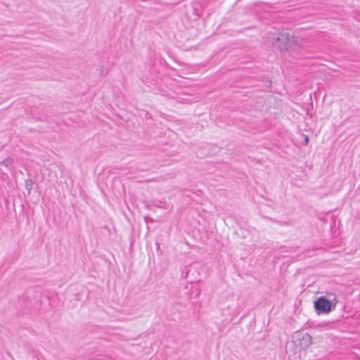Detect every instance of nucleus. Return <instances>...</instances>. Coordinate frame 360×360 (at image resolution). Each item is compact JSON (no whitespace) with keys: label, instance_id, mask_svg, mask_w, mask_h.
Instances as JSON below:
<instances>
[{"label":"nucleus","instance_id":"obj_1","mask_svg":"<svg viewBox=\"0 0 360 360\" xmlns=\"http://www.w3.org/2000/svg\"><path fill=\"white\" fill-rule=\"evenodd\" d=\"M338 300L333 292H327L326 296H321L314 301V308L317 314H328L333 311Z\"/></svg>","mask_w":360,"mask_h":360},{"label":"nucleus","instance_id":"obj_2","mask_svg":"<svg viewBox=\"0 0 360 360\" xmlns=\"http://www.w3.org/2000/svg\"><path fill=\"white\" fill-rule=\"evenodd\" d=\"M295 44L296 41L293 36L283 32L278 34L276 40L273 42V46L280 51H283L293 49L295 46Z\"/></svg>","mask_w":360,"mask_h":360},{"label":"nucleus","instance_id":"obj_3","mask_svg":"<svg viewBox=\"0 0 360 360\" xmlns=\"http://www.w3.org/2000/svg\"><path fill=\"white\" fill-rule=\"evenodd\" d=\"M302 349L308 348L312 343V338L309 333H304L296 340Z\"/></svg>","mask_w":360,"mask_h":360},{"label":"nucleus","instance_id":"obj_4","mask_svg":"<svg viewBox=\"0 0 360 360\" xmlns=\"http://www.w3.org/2000/svg\"><path fill=\"white\" fill-rule=\"evenodd\" d=\"M34 185V181L29 179L25 181V188L27 190L28 193H30L31 190L32 189Z\"/></svg>","mask_w":360,"mask_h":360},{"label":"nucleus","instance_id":"obj_5","mask_svg":"<svg viewBox=\"0 0 360 360\" xmlns=\"http://www.w3.org/2000/svg\"><path fill=\"white\" fill-rule=\"evenodd\" d=\"M13 160L12 159H10V158H8L5 160H4L1 164L4 165L6 167H9L10 165H12L13 163Z\"/></svg>","mask_w":360,"mask_h":360},{"label":"nucleus","instance_id":"obj_6","mask_svg":"<svg viewBox=\"0 0 360 360\" xmlns=\"http://www.w3.org/2000/svg\"><path fill=\"white\" fill-rule=\"evenodd\" d=\"M309 142V138L308 137H305V139H304V143L305 145H307Z\"/></svg>","mask_w":360,"mask_h":360}]
</instances>
